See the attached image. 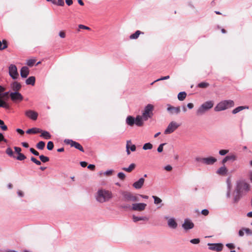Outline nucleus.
<instances>
[{
	"mask_svg": "<svg viewBox=\"0 0 252 252\" xmlns=\"http://www.w3.org/2000/svg\"><path fill=\"white\" fill-rule=\"evenodd\" d=\"M112 192L108 190L99 189L96 192L95 198L99 203H104L108 201L112 198Z\"/></svg>",
	"mask_w": 252,
	"mask_h": 252,
	"instance_id": "nucleus-1",
	"label": "nucleus"
},
{
	"mask_svg": "<svg viewBox=\"0 0 252 252\" xmlns=\"http://www.w3.org/2000/svg\"><path fill=\"white\" fill-rule=\"evenodd\" d=\"M234 106V102L230 99L222 100L218 103L214 108L216 112H220L231 108Z\"/></svg>",
	"mask_w": 252,
	"mask_h": 252,
	"instance_id": "nucleus-2",
	"label": "nucleus"
},
{
	"mask_svg": "<svg viewBox=\"0 0 252 252\" xmlns=\"http://www.w3.org/2000/svg\"><path fill=\"white\" fill-rule=\"evenodd\" d=\"M214 103L212 100L207 101L202 103L196 111V115L197 116H202L204 115L206 112L211 109L214 106Z\"/></svg>",
	"mask_w": 252,
	"mask_h": 252,
	"instance_id": "nucleus-3",
	"label": "nucleus"
},
{
	"mask_svg": "<svg viewBox=\"0 0 252 252\" xmlns=\"http://www.w3.org/2000/svg\"><path fill=\"white\" fill-rule=\"evenodd\" d=\"M126 124L130 126H132L135 124L137 126H141L143 125V123L141 121V117L139 115H137L136 118L132 116H128L126 120Z\"/></svg>",
	"mask_w": 252,
	"mask_h": 252,
	"instance_id": "nucleus-4",
	"label": "nucleus"
},
{
	"mask_svg": "<svg viewBox=\"0 0 252 252\" xmlns=\"http://www.w3.org/2000/svg\"><path fill=\"white\" fill-rule=\"evenodd\" d=\"M122 195L123 197V200L125 201H138L139 199L137 196L133 195L132 193L128 191H123L122 192Z\"/></svg>",
	"mask_w": 252,
	"mask_h": 252,
	"instance_id": "nucleus-5",
	"label": "nucleus"
},
{
	"mask_svg": "<svg viewBox=\"0 0 252 252\" xmlns=\"http://www.w3.org/2000/svg\"><path fill=\"white\" fill-rule=\"evenodd\" d=\"M8 73L9 76L14 80L17 79L19 74L17 68L15 64H11L8 67Z\"/></svg>",
	"mask_w": 252,
	"mask_h": 252,
	"instance_id": "nucleus-6",
	"label": "nucleus"
},
{
	"mask_svg": "<svg viewBox=\"0 0 252 252\" xmlns=\"http://www.w3.org/2000/svg\"><path fill=\"white\" fill-rule=\"evenodd\" d=\"M179 125L176 122L172 121L169 123L164 133L165 134H170L173 132L179 126Z\"/></svg>",
	"mask_w": 252,
	"mask_h": 252,
	"instance_id": "nucleus-7",
	"label": "nucleus"
},
{
	"mask_svg": "<svg viewBox=\"0 0 252 252\" xmlns=\"http://www.w3.org/2000/svg\"><path fill=\"white\" fill-rule=\"evenodd\" d=\"M64 142L66 144L70 145L71 147H73L76 149L79 150L81 152H84L83 147L78 142L74 141L71 139H65L64 140Z\"/></svg>",
	"mask_w": 252,
	"mask_h": 252,
	"instance_id": "nucleus-8",
	"label": "nucleus"
},
{
	"mask_svg": "<svg viewBox=\"0 0 252 252\" xmlns=\"http://www.w3.org/2000/svg\"><path fill=\"white\" fill-rule=\"evenodd\" d=\"M208 249L210 250L216 251L217 252H221L223 249V244L221 243H208Z\"/></svg>",
	"mask_w": 252,
	"mask_h": 252,
	"instance_id": "nucleus-9",
	"label": "nucleus"
},
{
	"mask_svg": "<svg viewBox=\"0 0 252 252\" xmlns=\"http://www.w3.org/2000/svg\"><path fill=\"white\" fill-rule=\"evenodd\" d=\"M194 226V223L189 219H186L182 224V227L186 231L192 229Z\"/></svg>",
	"mask_w": 252,
	"mask_h": 252,
	"instance_id": "nucleus-10",
	"label": "nucleus"
},
{
	"mask_svg": "<svg viewBox=\"0 0 252 252\" xmlns=\"http://www.w3.org/2000/svg\"><path fill=\"white\" fill-rule=\"evenodd\" d=\"M10 96L11 99L13 101L17 100L21 101L23 99V96L18 92H11L10 94Z\"/></svg>",
	"mask_w": 252,
	"mask_h": 252,
	"instance_id": "nucleus-11",
	"label": "nucleus"
},
{
	"mask_svg": "<svg viewBox=\"0 0 252 252\" xmlns=\"http://www.w3.org/2000/svg\"><path fill=\"white\" fill-rule=\"evenodd\" d=\"M167 110L171 115H178L181 112L180 107H175L171 106L170 104L167 105Z\"/></svg>",
	"mask_w": 252,
	"mask_h": 252,
	"instance_id": "nucleus-12",
	"label": "nucleus"
},
{
	"mask_svg": "<svg viewBox=\"0 0 252 252\" xmlns=\"http://www.w3.org/2000/svg\"><path fill=\"white\" fill-rule=\"evenodd\" d=\"M147 204L144 203H134L132 205V210L134 211H141L145 210Z\"/></svg>",
	"mask_w": 252,
	"mask_h": 252,
	"instance_id": "nucleus-13",
	"label": "nucleus"
},
{
	"mask_svg": "<svg viewBox=\"0 0 252 252\" xmlns=\"http://www.w3.org/2000/svg\"><path fill=\"white\" fill-rule=\"evenodd\" d=\"M25 115L32 120L35 121L38 117V113L33 110H29L25 112Z\"/></svg>",
	"mask_w": 252,
	"mask_h": 252,
	"instance_id": "nucleus-14",
	"label": "nucleus"
},
{
	"mask_svg": "<svg viewBox=\"0 0 252 252\" xmlns=\"http://www.w3.org/2000/svg\"><path fill=\"white\" fill-rule=\"evenodd\" d=\"M217 161V159L212 156L205 158L204 165H212Z\"/></svg>",
	"mask_w": 252,
	"mask_h": 252,
	"instance_id": "nucleus-15",
	"label": "nucleus"
},
{
	"mask_svg": "<svg viewBox=\"0 0 252 252\" xmlns=\"http://www.w3.org/2000/svg\"><path fill=\"white\" fill-rule=\"evenodd\" d=\"M167 225L171 229H175L177 228L178 224L175 218H171L168 220Z\"/></svg>",
	"mask_w": 252,
	"mask_h": 252,
	"instance_id": "nucleus-16",
	"label": "nucleus"
},
{
	"mask_svg": "<svg viewBox=\"0 0 252 252\" xmlns=\"http://www.w3.org/2000/svg\"><path fill=\"white\" fill-rule=\"evenodd\" d=\"M154 109V106L152 104H149L146 105L144 108V110L143 111V113L144 115L147 114V115H149L151 116H153V110Z\"/></svg>",
	"mask_w": 252,
	"mask_h": 252,
	"instance_id": "nucleus-17",
	"label": "nucleus"
},
{
	"mask_svg": "<svg viewBox=\"0 0 252 252\" xmlns=\"http://www.w3.org/2000/svg\"><path fill=\"white\" fill-rule=\"evenodd\" d=\"M144 181V178H141L133 184V187L136 189H140L143 186Z\"/></svg>",
	"mask_w": 252,
	"mask_h": 252,
	"instance_id": "nucleus-18",
	"label": "nucleus"
},
{
	"mask_svg": "<svg viewBox=\"0 0 252 252\" xmlns=\"http://www.w3.org/2000/svg\"><path fill=\"white\" fill-rule=\"evenodd\" d=\"M29 74V69L27 66H23L20 70V75L22 78H27Z\"/></svg>",
	"mask_w": 252,
	"mask_h": 252,
	"instance_id": "nucleus-19",
	"label": "nucleus"
},
{
	"mask_svg": "<svg viewBox=\"0 0 252 252\" xmlns=\"http://www.w3.org/2000/svg\"><path fill=\"white\" fill-rule=\"evenodd\" d=\"M240 189L238 187H236V193L233 199V203H237L241 198Z\"/></svg>",
	"mask_w": 252,
	"mask_h": 252,
	"instance_id": "nucleus-20",
	"label": "nucleus"
},
{
	"mask_svg": "<svg viewBox=\"0 0 252 252\" xmlns=\"http://www.w3.org/2000/svg\"><path fill=\"white\" fill-rule=\"evenodd\" d=\"M227 171L226 167L223 165L217 170L216 173L220 175H225L227 174Z\"/></svg>",
	"mask_w": 252,
	"mask_h": 252,
	"instance_id": "nucleus-21",
	"label": "nucleus"
},
{
	"mask_svg": "<svg viewBox=\"0 0 252 252\" xmlns=\"http://www.w3.org/2000/svg\"><path fill=\"white\" fill-rule=\"evenodd\" d=\"M228 161H230L231 162H234L237 160L238 157L235 153H229L228 155L226 156Z\"/></svg>",
	"mask_w": 252,
	"mask_h": 252,
	"instance_id": "nucleus-22",
	"label": "nucleus"
},
{
	"mask_svg": "<svg viewBox=\"0 0 252 252\" xmlns=\"http://www.w3.org/2000/svg\"><path fill=\"white\" fill-rule=\"evenodd\" d=\"M11 86L12 90L15 92H18L21 88V84L17 82H14L11 84Z\"/></svg>",
	"mask_w": 252,
	"mask_h": 252,
	"instance_id": "nucleus-23",
	"label": "nucleus"
},
{
	"mask_svg": "<svg viewBox=\"0 0 252 252\" xmlns=\"http://www.w3.org/2000/svg\"><path fill=\"white\" fill-rule=\"evenodd\" d=\"M42 131V130L40 128H36V127H33L30 129H29L27 130L26 133L28 134H36L39 133Z\"/></svg>",
	"mask_w": 252,
	"mask_h": 252,
	"instance_id": "nucleus-24",
	"label": "nucleus"
},
{
	"mask_svg": "<svg viewBox=\"0 0 252 252\" xmlns=\"http://www.w3.org/2000/svg\"><path fill=\"white\" fill-rule=\"evenodd\" d=\"M132 220L134 222H136L139 220H148V218L145 216L137 217L133 215L132 216Z\"/></svg>",
	"mask_w": 252,
	"mask_h": 252,
	"instance_id": "nucleus-25",
	"label": "nucleus"
},
{
	"mask_svg": "<svg viewBox=\"0 0 252 252\" xmlns=\"http://www.w3.org/2000/svg\"><path fill=\"white\" fill-rule=\"evenodd\" d=\"M237 187L240 189V190L243 189L246 191H248L250 189L249 185L246 183H243L238 185Z\"/></svg>",
	"mask_w": 252,
	"mask_h": 252,
	"instance_id": "nucleus-26",
	"label": "nucleus"
},
{
	"mask_svg": "<svg viewBox=\"0 0 252 252\" xmlns=\"http://www.w3.org/2000/svg\"><path fill=\"white\" fill-rule=\"evenodd\" d=\"M35 78L34 76H30L26 80V83L27 85L33 86L35 84Z\"/></svg>",
	"mask_w": 252,
	"mask_h": 252,
	"instance_id": "nucleus-27",
	"label": "nucleus"
},
{
	"mask_svg": "<svg viewBox=\"0 0 252 252\" xmlns=\"http://www.w3.org/2000/svg\"><path fill=\"white\" fill-rule=\"evenodd\" d=\"M140 34H143V32L140 31H136L134 33L131 34L129 36V38L131 39H137Z\"/></svg>",
	"mask_w": 252,
	"mask_h": 252,
	"instance_id": "nucleus-28",
	"label": "nucleus"
},
{
	"mask_svg": "<svg viewBox=\"0 0 252 252\" xmlns=\"http://www.w3.org/2000/svg\"><path fill=\"white\" fill-rule=\"evenodd\" d=\"M248 107H247V106H238V107L235 108V109H234L232 110V113L233 114H237V113L242 111L244 109H248Z\"/></svg>",
	"mask_w": 252,
	"mask_h": 252,
	"instance_id": "nucleus-29",
	"label": "nucleus"
},
{
	"mask_svg": "<svg viewBox=\"0 0 252 252\" xmlns=\"http://www.w3.org/2000/svg\"><path fill=\"white\" fill-rule=\"evenodd\" d=\"M136 165L134 163H131L128 167H123L122 170L127 172H131L135 167Z\"/></svg>",
	"mask_w": 252,
	"mask_h": 252,
	"instance_id": "nucleus-30",
	"label": "nucleus"
},
{
	"mask_svg": "<svg viewBox=\"0 0 252 252\" xmlns=\"http://www.w3.org/2000/svg\"><path fill=\"white\" fill-rule=\"evenodd\" d=\"M41 134L40 136L43 137L45 139H49L51 137V135L48 131H43L42 130Z\"/></svg>",
	"mask_w": 252,
	"mask_h": 252,
	"instance_id": "nucleus-31",
	"label": "nucleus"
},
{
	"mask_svg": "<svg viewBox=\"0 0 252 252\" xmlns=\"http://www.w3.org/2000/svg\"><path fill=\"white\" fill-rule=\"evenodd\" d=\"M187 96V94L185 92H180L178 94V99L180 101H183L185 99Z\"/></svg>",
	"mask_w": 252,
	"mask_h": 252,
	"instance_id": "nucleus-32",
	"label": "nucleus"
},
{
	"mask_svg": "<svg viewBox=\"0 0 252 252\" xmlns=\"http://www.w3.org/2000/svg\"><path fill=\"white\" fill-rule=\"evenodd\" d=\"M204 160L205 158L201 157H196L195 158V161L198 163L199 164H204Z\"/></svg>",
	"mask_w": 252,
	"mask_h": 252,
	"instance_id": "nucleus-33",
	"label": "nucleus"
},
{
	"mask_svg": "<svg viewBox=\"0 0 252 252\" xmlns=\"http://www.w3.org/2000/svg\"><path fill=\"white\" fill-rule=\"evenodd\" d=\"M6 154L8 155L10 157L15 158V157L14 155V153L12 150L10 148L8 147L5 150Z\"/></svg>",
	"mask_w": 252,
	"mask_h": 252,
	"instance_id": "nucleus-34",
	"label": "nucleus"
},
{
	"mask_svg": "<svg viewBox=\"0 0 252 252\" xmlns=\"http://www.w3.org/2000/svg\"><path fill=\"white\" fill-rule=\"evenodd\" d=\"M139 117H141V121L143 123V121H147L148 119L152 118V116L147 114L144 115L143 113H142V114L141 116L139 115Z\"/></svg>",
	"mask_w": 252,
	"mask_h": 252,
	"instance_id": "nucleus-35",
	"label": "nucleus"
},
{
	"mask_svg": "<svg viewBox=\"0 0 252 252\" xmlns=\"http://www.w3.org/2000/svg\"><path fill=\"white\" fill-rule=\"evenodd\" d=\"M153 198L154 199V203L156 205L161 204L162 200L158 197L155 195L152 196Z\"/></svg>",
	"mask_w": 252,
	"mask_h": 252,
	"instance_id": "nucleus-36",
	"label": "nucleus"
},
{
	"mask_svg": "<svg viewBox=\"0 0 252 252\" xmlns=\"http://www.w3.org/2000/svg\"><path fill=\"white\" fill-rule=\"evenodd\" d=\"M7 47V42L5 40H3L1 42L0 40V50L6 49Z\"/></svg>",
	"mask_w": 252,
	"mask_h": 252,
	"instance_id": "nucleus-37",
	"label": "nucleus"
},
{
	"mask_svg": "<svg viewBox=\"0 0 252 252\" xmlns=\"http://www.w3.org/2000/svg\"><path fill=\"white\" fill-rule=\"evenodd\" d=\"M45 143L44 142L41 141H39L37 144H36V148L38 149L39 150H43L45 147Z\"/></svg>",
	"mask_w": 252,
	"mask_h": 252,
	"instance_id": "nucleus-38",
	"label": "nucleus"
},
{
	"mask_svg": "<svg viewBox=\"0 0 252 252\" xmlns=\"http://www.w3.org/2000/svg\"><path fill=\"white\" fill-rule=\"evenodd\" d=\"M52 3L54 4H56L59 6H63L64 5V0H58L56 1L55 0L52 1Z\"/></svg>",
	"mask_w": 252,
	"mask_h": 252,
	"instance_id": "nucleus-39",
	"label": "nucleus"
},
{
	"mask_svg": "<svg viewBox=\"0 0 252 252\" xmlns=\"http://www.w3.org/2000/svg\"><path fill=\"white\" fill-rule=\"evenodd\" d=\"M15 158L18 160L22 161L26 158V157L22 153H19L18 156Z\"/></svg>",
	"mask_w": 252,
	"mask_h": 252,
	"instance_id": "nucleus-40",
	"label": "nucleus"
},
{
	"mask_svg": "<svg viewBox=\"0 0 252 252\" xmlns=\"http://www.w3.org/2000/svg\"><path fill=\"white\" fill-rule=\"evenodd\" d=\"M153 145L150 143H146L144 144L143 146V149L144 150H150L152 149Z\"/></svg>",
	"mask_w": 252,
	"mask_h": 252,
	"instance_id": "nucleus-41",
	"label": "nucleus"
},
{
	"mask_svg": "<svg viewBox=\"0 0 252 252\" xmlns=\"http://www.w3.org/2000/svg\"><path fill=\"white\" fill-rule=\"evenodd\" d=\"M209 86V84L206 82H201L197 85V87L200 88H206Z\"/></svg>",
	"mask_w": 252,
	"mask_h": 252,
	"instance_id": "nucleus-42",
	"label": "nucleus"
},
{
	"mask_svg": "<svg viewBox=\"0 0 252 252\" xmlns=\"http://www.w3.org/2000/svg\"><path fill=\"white\" fill-rule=\"evenodd\" d=\"M39 158L42 162H46L49 161V158L47 157L44 156V155L39 156Z\"/></svg>",
	"mask_w": 252,
	"mask_h": 252,
	"instance_id": "nucleus-43",
	"label": "nucleus"
},
{
	"mask_svg": "<svg viewBox=\"0 0 252 252\" xmlns=\"http://www.w3.org/2000/svg\"><path fill=\"white\" fill-rule=\"evenodd\" d=\"M0 127L2 130L5 131L7 129V126L4 124V122L0 119Z\"/></svg>",
	"mask_w": 252,
	"mask_h": 252,
	"instance_id": "nucleus-44",
	"label": "nucleus"
},
{
	"mask_svg": "<svg viewBox=\"0 0 252 252\" xmlns=\"http://www.w3.org/2000/svg\"><path fill=\"white\" fill-rule=\"evenodd\" d=\"M54 148V143L52 141H49L47 143V148L48 150L51 151Z\"/></svg>",
	"mask_w": 252,
	"mask_h": 252,
	"instance_id": "nucleus-45",
	"label": "nucleus"
},
{
	"mask_svg": "<svg viewBox=\"0 0 252 252\" xmlns=\"http://www.w3.org/2000/svg\"><path fill=\"white\" fill-rule=\"evenodd\" d=\"M31 160L37 165H40L41 164L40 161L37 160L36 158H35L33 157H31Z\"/></svg>",
	"mask_w": 252,
	"mask_h": 252,
	"instance_id": "nucleus-46",
	"label": "nucleus"
},
{
	"mask_svg": "<svg viewBox=\"0 0 252 252\" xmlns=\"http://www.w3.org/2000/svg\"><path fill=\"white\" fill-rule=\"evenodd\" d=\"M169 78H170V76L169 75H167V76H164V77H162L160 78H159V79L155 80L153 82H152L151 84V85H153L154 83H155L156 82H158V81H160V80H164L168 79H169Z\"/></svg>",
	"mask_w": 252,
	"mask_h": 252,
	"instance_id": "nucleus-47",
	"label": "nucleus"
},
{
	"mask_svg": "<svg viewBox=\"0 0 252 252\" xmlns=\"http://www.w3.org/2000/svg\"><path fill=\"white\" fill-rule=\"evenodd\" d=\"M228 152H229V150H228L223 149V150H220L219 151V154L220 156H224L226 154H228Z\"/></svg>",
	"mask_w": 252,
	"mask_h": 252,
	"instance_id": "nucleus-48",
	"label": "nucleus"
},
{
	"mask_svg": "<svg viewBox=\"0 0 252 252\" xmlns=\"http://www.w3.org/2000/svg\"><path fill=\"white\" fill-rule=\"evenodd\" d=\"M35 60L33 59H30L27 61V64L30 66H32L35 63Z\"/></svg>",
	"mask_w": 252,
	"mask_h": 252,
	"instance_id": "nucleus-49",
	"label": "nucleus"
},
{
	"mask_svg": "<svg viewBox=\"0 0 252 252\" xmlns=\"http://www.w3.org/2000/svg\"><path fill=\"white\" fill-rule=\"evenodd\" d=\"M118 177L122 180H124L126 177L125 174L123 172H119L118 173Z\"/></svg>",
	"mask_w": 252,
	"mask_h": 252,
	"instance_id": "nucleus-50",
	"label": "nucleus"
},
{
	"mask_svg": "<svg viewBox=\"0 0 252 252\" xmlns=\"http://www.w3.org/2000/svg\"><path fill=\"white\" fill-rule=\"evenodd\" d=\"M166 144L165 143H162V144H160L158 149H157V151L158 153H161L163 151V146H164Z\"/></svg>",
	"mask_w": 252,
	"mask_h": 252,
	"instance_id": "nucleus-51",
	"label": "nucleus"
},
{
	"mask_svg": "<svg viewBox=\"0 0 252 252\" xmlns=\"http://www.w3.org/2000/svg\"><path fill=\"white\" fill-rule=\"evenodd\" d=\"M190 242L193 244H197L200 242V239L199 238H195L190 240Z\"/></svg>",
	"mask_w": 252,
	"mask_h": 252,
	"instance_id": "nucleus-52",
	"label": "nucleus"
},
{
	"mask_svg": "<svg viewBox=\"0 0 252 252\" xmlns=\"http://www.w3.org/2000/svg\"><path fill=\"white\" fill-rule=\"evenodd\" d=\"M30 151L34 155H35L36 156H39V153L37 151H36L35 149H34L33 148H31L30 149Z\"/></svg>",
	"mask_w": 252,
	"mask_h": 252,
	"instance_id": "nucleus-53",
	"label": "nucleus"
},
{
	"mask_svg": "<svg viewBox=\"0 0 252 252\" xmlns=\"http://www.w3.org/2000/svg\"><path fill=\"white\" fill-rule=\"evenodd\" d=\"M113 172H114L113 170L110 169V170H108L106 171L105 172H104L103 174L104 175L110 176L111 174H112Z\"/></svg>",
	"mask_w": 252,
	"mask_h": 252,
	"instance_id": "nucleus-54",
	"label": "nucleus"
},
{
	"mask_svg": "<svg viewBox=\"0 0 252 252\" xmlns=\"http://www.w3.org/2000/svg\"><path fill=\"white\" fill-rule=\"evenodd\" d=\"M245 230L244 227L240 229L238 231V235L240 237H243L244 235Z\"/></svg>",
	"mask_w": 252,
	"mask_h": 252,
	"instance_id": "nucleus-55",
	"label": "nucleus"
},
{
	"mask_svg": "<svg viewBox=\"0 0 252 252\" xmlns=\"http://www.w3.org/2000/svg\"><path fill=\"white\" fill-rule=\"evenodd\" d=\"M245 232L249 235H252V230L248 228H244Z\"/></svg>",
	"mask_w": 252,
	"mask_h": 252,
	"instance_id": "nucleus-56",
	"label": "nucleus"
},
{
	"mask_svg": "<svg viewBox=\"0 0 252 252\" xmlns=\"http://www.w3.org/2000/svg\"><path fill=\"white\" fill-rule=\"evenodd\" d=\"M78 28L79 29H85V30H91V29L89 27H87L85 25H81V24H80L78 26Z\"/></svg>",
	"mask_w": 252,
	"mask_h": 252,
	"instance_id": "nucleus-57",
	"label": "nucleus"
},
{
	"mask_svg": "<svg viewBox=\"0 0 252 252\" xmlns=\"http://www.w3.org/2000/svg\"><path fill=\"white\" fill-rule=\"evenodd\" d=\"M230 195V185L228 184L227 185V191L226 193V196L227 197H229Z\"/></svg>",
	"mask_w": 252,
	"mask_h": 252,
	"instance_id": "nucleus-58",
	"label": "nucleus"
},
{
	"mask_svg": "<svg viewBox=\"0 0 252 252\" xmlns=\"http://www.w3.org/2000/svg\"><path fill=\"white\" fill-rule=\"evenodd\" d=\"M226 246L230 249H232L235 248V245L233 243H227L226 244Z\"/></svg>",
	"mask_w": 252,
	"mask_h": 252,
	"instance_id": "nucleus-59",
	"label": "nucleus"
},
{
	"mask_svg": "<svg viewBox=\"0 0 252 252\" xmlns=\"http://www.w3.org/2000/svg\"><path fill=\"white\" fill-rule=\"evenodd\" d=\"M14 149L15 150V152L17 154H19V153H21V152L22 151V149L21 148L18 147H14Z\"/></svg>",
	"mask_w": 252,
	"mask_h": 252,
	"instance_id": "nucleus-60",
	"label": "nucleus"
},
{
	"mask_svg": "<svg viewBox=\"0 0 252 252\" xmlns=\"http://www.w3.org/2000/svg\"><path fill=\"white\" fill-rule=\"evenodd\" d=\"M129 143H130V141H127L126 146V153H127V155H129L130 154V152L129 151V145H128Z\"/></svg>",
	"mask_w": 252,
	"mask_h": 252,
	"instance_id": "nucleus-61",
	"label": "nucleus"
},
{
	"mask_svg": "<svg viewBox=\"0 0 252 252\" xmlns=\"http://www.w3.org/2000/svg\"><path fill=\"white\" fill-rule=\"evenodd\" d=\"M209 211L206 209L201 211V214L204 216H207L209 214Z\"/></svg>",
	"mask_w": 252,
	"mask_h": 252,
	"instance_id": "nucleus-62",
	"label": "nucleus"
},
{
	"mask_svg": "<svg viewBox=\"0 0 252 252\" xmlns=\"http://www.w3.org/2000/svg\"><path fill=\"white\" fill-rule=\"evenodd\" d=\"M88 168L91 170H94L95 169V165L94 164H89L88 166Z\"/></svg>",
	"mask_w": 252,
	"mask_h": 252,
	"instance_id": "nucleus-63",
	"label": "nucleus"
},
{
	"mask_svg": "<svg viewBox=\"0 0 252 252\" xmlns=\"http://www.w3.org/2000/svg\"><path fill=\"white\" fill-rule=\"evenodd\" d=\"M172 167L170 165H167L164 167V169L167 171H170L172 170Z\"/></svg>",
	"mask_w": 252,
	"mask_h": 252,
	"instance_id": "nucleus-64",
	"label": "nucleus"
}]
</instances>
